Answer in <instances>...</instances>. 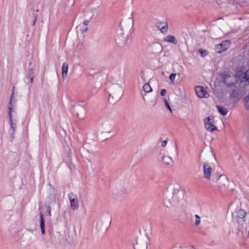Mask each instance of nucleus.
<instances>
[{
  "label": "nucleus",
  "instance_id": "cd10ccee",
  "mask_svg": "<svg viewBox=\"0 0 249 249\" xmlns=\"http://www.w3.org/2000/svg\"><path fill=\"white\" fill-rule=\"evenodd\" d=\"M176 76V73H172L169 76V79H170V80L171 82H173L175 80Z\"/></svg>",
  "mask_w": 249,
  "mask_h": 249
},
{
  "label": "nucleus",
  "instance_id": "72a5a7b5",
  "mask_svg": "<svg viewBox=\"0 0 249 249\" xmlns=\"http://www.w3.org/2000/svg\"><path fill=\"white\" fill-rule=\"evenodd\" d=\"M89 21L88 20L84 21L83 22L84 25L85 26L88 25L89 24Z\"/></svg>",
  "mask_w": 249,
  "mask_h": 249
},
{
  "label": "nucleus",
  "instance_id": "4c0bfd02",
  "mask_svg": "<svg viewBox=\"0 0 249 249\" xmlns=\"http://www.w3.org/2000/svg\"><path fill=\"white\" fill-rule=\"evenodd\" d=\"M192 248L193 249H195V248L194 246H192Z\"/></svg>",
  "mask_w": 249,
  "mask_h": 249
},
{
  "label": "nucleus",
  "instance_id": "aec40b11",
  "mask_svg": "<svg viewBox=\"0 0 249 249\" xmlns=\"http://www.w3.org/2000/svg\"><path fill=\"white\" fill-rule=\"evenodd\" d=\"M205 127L208 131L211 132L217 130L216 125H205Z\"/></svg>",
  "mask_w": 249,
  "mask_h": 249
},
{
  "label": "nucleus",
  "instance_id": "7ed1b4c3",
  "mask_svg": "<svg viewBox=\"0 0 249 249\" xmlns=\"http://www.w3.org/2000/svg\"><path fill=\"white\" fill-rule=\"evenodd\" d=\"M123 93L122 87L118 84L112 85L110 88L109 96L113 98L120 99Z\"/></svg>",
  "mask_w": 249,
  "mask_h": 249
},
{
  "label": "nucleus",
  "instance_id": "c85d7f7f",
  "mask_svg": "<svg viewBox=\"0 0 249 249\" xmlns=\"http://www.w3.org/2000/svg\"><path fill=\"white\" fill-rule=\"evenodd\" d=\"M168 141V139L167 138L166 139L161 141V147H165Z\"/></svg>",
  "mask_w": 249,
  "mask_h": 249
},
{
  "label": "nucleus",
  "instance_id": "9b49d317",
  "mask_svg": "<svg viewBox=\"0 0 249 249\" xmlns=\"http://www.w3.org/2000/svg\"><path fill=\"white\" fill-rule=\"evenodd\" d=\"M40 228L42 234L45 233V219L41 212L40 213Z\"/></svg>",
  "mask_w": 249,
  "mask_h": 249
},
{
  "label": "nucleus",
  "instance_id": "7c9ffc66",
  "mask_svg": "<svg viewBox=\"0 0 249 249\" xmlns=\"http://www.w3.org/2000/svg\"><path fill=\"white\" fill-rule=\"evenodd\" d=\"M164 103H165V104L166 107L171 112L172 111L171 108L170 106H169V104L168 103L167 100L165 99H164Z\"/></svg>",
  "mask_w": 249,
  "mask_h": 249
},
{
  "label": "nucleus",
  "instance_id": "f704fd0d",
  "mask_svg": "<svg viewBox=\"0 0 249 249\" xmlns=\"http://www.w3.org/2000/svg\"><path fill=\"white\" fill-rule=\"evenodd\" d=\"M71 154H72V153L71 151H69L68 153V156L69 157V158H71Z\"/></svg>",
  "mask_w": 249,
  "mask_h": 249
},
{
  "label": "nucleus",
  "instance_id": "a211bd4d",
  "mask_svg": "<svg viewBox=\"0 0 249 249\" xmlns=\"http://www.w3.org/2000/svg\"><path fill=\"white\" fill-rule=\"evenodd\" d=\"M216 108L218 112L222 115H225L227 113V110L226 108L220 106H217Z\"/></svg>",
  "mask_w": 249,
  "mask_h": 249
},
{
  "label": "nucleus",
  "instance_id": "4be33fe9",
  "mask_svg": "<svg viewBox=\"0 0 249 249\" xmlns=\"http://www.w3.org/2000/svg\"><path fill=\"white\" fill-rule=\"evenodd\" d=\"M230 95L232 98H236L238 96V91L237 89H232L231 92L230 94Z\"/></svg>",
  "mask_w": 249,
  "mask_h": 249
},
{
  "label": "nucleus",
  "instance_id": "b1692460",
  "mask_svg": "<svg viewBox=\"0 0 249 249\" xmlns=\"http://www.w3.org/2000/svg\"><path fill=\"white\" fill-rule=\"evenodd\" d=\"M195 217L196 218L195 225L198 226L200 223V217L197 214H195Z\"/></svg>",
  "mask_w": 249,
  "mask_h": 249
},
{
  "label": "nucleus",
  "instance_id": "c9c22d12",
  "mask_svg": "<svg viewBox=\"0 0 249 249\" xmlns=\"http://www.w3.org/2000/svg\"><path fill=\"white\" fill-rule=\"evenodd\" d=\"M87 30H88V28H86L85 29H83L82 32V33H85L87 31Z\"/></svg>",
  "mask_w": 249,
  "mask_h": 249
},
{
  "label": "nucleus",
  "instance_id": "39448f33",
  "mask_svg": "<svg viewBox=\"0 0 249 249\" xmlns=\"http://www.w3.org/2000/svg\"><path fill=\"white\" fill-rule=\"evenodd\" d=\"M70 201L71 207L73 210L78 209V201L77 196L72 192L68 195Z\"/></svg>",
  "mask_w": 249,
  "mask_h": 249
},
{
  "label": "nucleus",
  "instance_id": "423d86ee",
  "mask_svg": "<svg viewBox=\"0 0 249 249\" xmlns=\"http://www.w3.org/2000/svg\"><path fill=\"white\" fill-rule=\"evenodd\" d=\"M230 42L229 40L222 41L220 44L216 46V50L217 53H221L226 51L230 46Z\"/></svg>",
  "mask_w": 249,
  "mask_h": 249
},
{
  "label": "nucleus",
  "instance_id": "6e6552de",
  "mask_svg": "<svg viewBox=\"0 0 249 249\" xmlns=\"http://www.w3.org/2000/svg\"><path fill=\"white\" fill-rule=\"evenodd\" d=\"M203 170L204 177L207 179H210L212 172V168L211 166L209 164L204 163L203 167Z\"/></svg>",
  "mask_w": 249,
  "mask_h": 249
},
{
  "label": "nucleus",
  "instance_id": "f257e3e1",
  "mask_svg": "<svg viewBox=\"0 0 249 249\" xmlns=\"http://www.w3.org/2000/svg\"><path fill=\"white\" fill-rule=\"evenodd\" d=\"M163 196L171 204L175 205L183 199L184 192L181 190L179 185L177 184L170 191L167 188L163 192Z\"/></svg>",
  "mask_w": 249,
  "mask_h": 249
},
{
  "label": "nucleus",
  "instance_id": "1a4fd4ad",
  "mask_svg": "<svg viewBox=\"0 0 249 249\" xmlns=\"http://www.w3.org/2000/svg\"><path fill=\"white\" fill-rule=\"evenodd\" d=\"M151 51L155 53H160L163 50V47L162 45L158 42H155L152 43L150 45Z\"/></svg>",
  "mask_w": 249,
  "mask_h": 249
},
{
  "label": "nucleus",
  "instance_id": "e433bc0d",
  "mask_svg": "<svg viewBox=\"0 0 249 249\" xmlns=\"http://www.w3.org/2000/svg\"><path fill=\"white\" fill-rule=\"evenodd\" d=\"M36 17H35L34 21L33 23V25H34L35 24V23L36 22Z\"/></svg>",
  "mask_w": 249,
  "mask_h": 249
},
{
  "label": "nucleus",
  "instance_id": "473e14b6",
  "mask_svg": "<svg viewBox=\"0 0 249 249\" xmlns=\"http://www.w3.org/2000/svg\"><path fill=\"white\" fill-rule=\"evenodd\" d=\"M166 93V90L165 89H162L160 91V95L162 96H164Z\"/></svg>",
  "mask_w": 249,
  "mask_h": 249
},
{
  "label": "nucleus",
  "instance_id": "2f4dec72",
  "mask_svg": "<svg viewBox=\"0 0 249 249\" xmlns=\"http://www.w3.org/2000/svg\"><path fill=\"white\" fill-rule=\"evenodd\" d=\"M34 77V76H26V79H29L30 83L31 84H32L33 83Z\"/></svg>",
  "mask_w": 249,
  "mask_h": 249
},
{
  "label": "nucleus",
  "instance_id": "2eb2a0df",
  "mask_svg": "<svg viewBox=\"0 0 249 249\" xmlns=\"http://www.w3.org/2000/svg\"><path fill=\"white\" fill-rule=\"evenodd\" d=\"M162 160L166 165H170V163L173 162L172 158L166 156H162Z\"/></svg>",
  "mask_w": 249,
  "mask_h": 249
},
{
  "label": "nucleus",
  "instance_id": "6ab92c4d",
  "mask_svg": "<svg viewBox=\"0 0 249 249\" xmlns=\"http://www.w3.org/2000/svg\"><path fill=\"white\" fill-rule=\"evenodd\" d=\"M143 90L147 93L150 92L152 91V88L150 85L148 83L145 84L143 86Z\"/></svg>",
  "mask_w": 249,
  "mask_h": 249
},
{
  "label": "nucleus",
  "instance_id": "c756f323",
  "mask_svg": "<svg viewBox=\"0 0 249 249\" xmlns=\"http://www.w3.org/2000/svg\"><path fill=\"white\" fill-rule=\"evenodd\" d=\"M167 29H168L167 23H165V26H163V27L160 29V30H161V32L162 33H163V32H164L166 31H167Z\"/></svg>",
  "mask_w": 249,
  "mask_h": 249
},
{
  "label": "nucleus",
  "instance_id": "412c9836",
  "mask_svg": "<svg viewBox=\"0 0 249 249\" xmlns=\"http://www.w3.org/2000/svg\"><path fill=\"white\" fill-rule=\"evenodd\" d=\"M12 107H8V116L9 118V121L10 124H14L15 123L13 122V120L12 119V115H11V112H12Z\"/></svg>",
  "mask_w": 249,
  "mask_h": 249
},
{
  "label": "nucleus",
  "instance_id": "5701e85b",
  "mask_svg": "<svg viewBox=\"0 0 249 249\" xmlns=\"http://www.w3.org/2000/svg\"><path fill=\"white\" fill-rule=\"evenodd\" d=\"M221 178H223L225 179L226 178V177L224 175H219L218 174L213 175V178L215 179L216 181H218Z\"/></svg>",
  "mask_w": 249,
  "mask_h": 249
},
{
  "label": "nucleus",
  "instance_id": "9d476101",
  "mask_svg": "<svg viewBox=\"0 0 249 249\" xmlns=\"http://www.w3.org/2000/svg\"><path fill=\"white\" fill-rule=\"evenodd\" d=\"M163 41L165 42L172 43L176 45L178 41L175 37L172 35H168L165 37L163 38Z\"/></svg>",
  "mask_w": 249,
  "mask_h": 249
},
{
  "label": "nucleus",
  "instance_id": "f3484780",
  "mask_svg": "<svg viewBox=\"0 0 249 249\" xmlns=\"http://www.w3.org/2000/svg\"><path fill=\"white\" fill-rule=\"evenodd\" d=\"M242 80L241 82L245 81L249 83V69L245 73H242Z\"/></svg>",
  "mask_w": 249,
  "mask_h": 249
},
{
  "label": "nucleus",
  "instance_id": "58836bf2",
  "mask_svg": "<svg viewBox=\"0 0 249 249\" xmlns=\"http://www.w3.org/2000/svg\"><path fill=\"white\" fill-rule=\"evenodd\" d=\"M31 64H32V63H31V62H30V64H29V66H30L31 65Z\"/></svg>",
  "mask_w": 249,
  "mask_h": 249
},
{
  "label": "nucleus",
  "instance_id": "dca6fc26",
  "mask_svg": "<svg viewBox=\"0 0 249 249\" xmlns=\"http://www.w3.org/2000/svg\"><path fill=\"white\" fill-rule=\"evenodd\" d=\"M213 117L212 116H209L207 118H205L204 120V124L205 125H210L213 124Z\"/></svg>",
  "mask_w": 249,
  "mask_h": 249
},
{
  "label": "nucleus",
  "instance_id": "0eeeda50",
  "mask_svg": "<svg viewBox=\"0 0 249 249\" xmlns=\"http://www.w3.org/2000/svg\"><path fill=\"white\" fill-rule=\"evenodd\" d=\"M195 91L197 96L199 98H207L209 94L204 89L203 87L196 86L195 89Z\"/></svg>",
  "mask_w": 249,
  "mask_h": 249
},
{
  "label": "nucleus",
  "instance_id": "bb28decb",
  "mask_svg": "<svg viewBox=\"0 0 249 249\" xmlns=\"http://www.w3.org/2000/svg\"><path fill=\"white\" fill-rule=\"evenodd\" d=\"M34 70L33 68H30L29 69L28 71V75L27 76H34Z\"/></svg>",
  "mask_w": 249,
  "mask_h": 249
},
{
  "label": "nucleus",
  "instance_id": "393cba45",
  "mask_svg": "<svg viewBox=\"0 0 249 249\" xmlns=\"http://www.w3.org/2000/svg\"><path fill=\"white\" fill-rule=\"evenodd\" d=\"M45 207L46 208V210H47L48 214L49 216H51V207L50 205L46 204Z\"/></svg>",
  "mask_w": 249,
  "mask_h": 249
},
{
  "label": "nucleus",
  "instance_id": "f8f14e48",
  "mask_svg": "<svg viewBox=\"0 0 249 249\" xmlns=\"http://www.w3.org/2000/svg\"><path fill=\"white\" fill-rule=\"evenodd\" d=\"M236 213V216L238 218L243 219V221H245V218L246 215V213L244 210L240 209L237 211Z\"/></svg>",
  "mask_w": 249,
  "mask_h": 249
},
{
  "label": "nucleus",
  "instance_id": "f03ea898",
  "mask_svg": "<svg viewBox=\"0 0 249 249\" xmlns=\"http://www.w3.org/2000/svg\"><path fill=\"white\" fill-rule=\"evenodd\" d=\"M220 77L222 82L228 87L234 86L238 80L237 77L228 72H224L223 73H221Z\"/></svg>",
  "mask_w": 249,
  "mask_h": 249
},
{
  "label": "nucleus",
  "instance_id": "ddd939ff",
  "mask_svg": "<svg viewBox=\"0 0 249 249\" xmlns=\"http://www.w3.org/2000/svg\"><path fill=\"white\" fill-rule=\"evenodd\" d=\"M68 71V64L66 63H64L62 67V75L63 78L66 77Z\"/></svg>",
  "mask_w": 249,
  "mask_h": 249
},
{
  "label": "nucleus",
  "instance_id": "4468645a",
  "mask_svg": "<svg viewBox=\"0 0 249 249\" xmlns=\"http://www.w3.org/2000/svg\"><path fill=\"white\" fill-rule=\"evenodd\" d=\"M17 125H10V127L9 129V134L10 137L12 139H14L15 133L16 130Z\"/></svg>",
  "mask_w": 249,
  "mask_h": 249
},
{
  "label": "nucleus",
  "instance_id": "a878e982",
  "mask_svg": "<svg viewBox=\"0 0 249 249\" xmlns=\"http://www.w3.org/2000/svg\"><path fill=\"white\" fill-rule=\"evenodd\" d=\"M198 52L201 54L202 56H205L208 53L207 51L206 50H203L202 49H199Z\"/></svg>",
  "mask_w": 249,
  "mask_h": 249
},
{
  "label": "nucleus",
  "instance_id": "ea45409f",
  "mask_svg": "<svg viewBox=\"0 0 249 249\" xmlns=\"http://www.w3.org/2000/svg\"><path fill=\"white\" fill-rule=\"evenodd\" d=\"M248 103H249V102H248Z\"/></svg>",
  "mask_w": 249,
  "mask_h": 249
},
{
  "label": "nucleus",
  "instance_id": "20e7f679",
  "mask_svg": "<svg viewBox=\"0 0 249 249\" xmlns=\"http://www.w3.org/2000/svg\"><path fill=\"white\" fill-rule=\"evenodd\" d=\"M73 112L80 119H82L86 116L87 110L84 106L78 105L75 107Z\"/></svg>",
  "mask_w": 249,
  "mask_h": 249
}]
</instances>
